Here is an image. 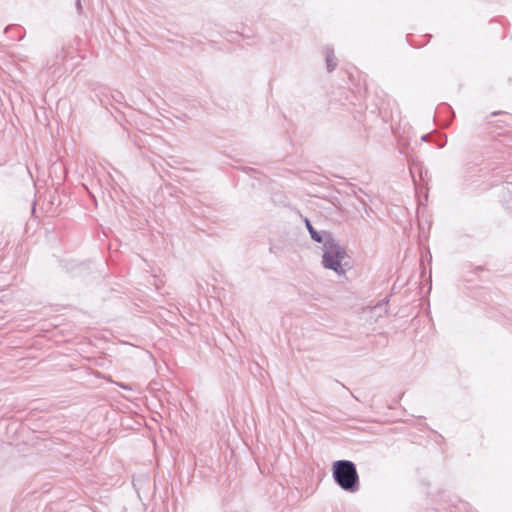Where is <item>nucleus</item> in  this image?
<instances>
[{
    "mask_svg": "<svg viewBox=\"0 0 512 512\" xmlns=\"http://www.w3.org/2000/svg\"><path fill=\"white\" fill-rule=\"evenodd\" d=\"M305 224L311 239L317 243H321L322 246L334 238L333 235L326 230H316L307 218H305Z\"/></svg>",
    "mask_w": 512,
    "mask_h": 512,
    "instance_id": "obj_3",
    "label": "nucleus"
},
{
    "mask_svg": "<svg viewBox=\"0 0 512 512\" xmlns=\"http://www.w3.org/2000/svg\"><path fill=\"white\" fill-rule=\"evenodd\" d=\"M333 478L345 491L356 492L359 489V477L356 466L349 460H338L333 463Z\"/></svg>",
    "mask_w": 512,
    "mask_h": 512,
    "instance_id": "obj_1",
    "label": "nucleus"
},
{
    "mask_svg": "<svg viewBox=\"0 0 512 512\" xmlns=\"http://www.w3.org/2000/svg\"><path fill=\"white\" fill-rule=\"evenodd\" d=\"M77 8H78V10H80V9H81V3H80V0H77Z\"/></svg>",
    "mask_w": 512,
    "mask_h": 512,
    "instance_id": "obj_6",
    "label": "nucleus"
},
{
    "mask_svg": "<svg viewBox=\"0 0 512 512\" xmlns=\"http://www.w3.org/2000/svg\"><path fill=\"white\" fill-rule=\"evenodd\" d=\"M388 300L383 299L371 308L372 314L376 317H382L388 313Z\"/></svg>",
    "mask_w": 512,
    "mask_h": 512,
    "instance_id": "obj_4",
    "label": "nucleus"
},
{
    "mask_svg": "<svg viewBox=\"0 0 512 512\" xmlns=\"http://www.w3.org/2000/svg\"><path fill=\"white\" fill-rule=\"evenodd\" d=\"M325 54H326L327 69L330 72V71L334 70L336 67L334 52L332 49L326 48Z\"/></svg>",
    "mask_w": 512,
    "mask_h": 512,
    "instance_id": "obj_5",
    "label": "nucleus"
},
{
    "mask_svg": "<svg viewBox=\"0 0 512 512\" xmlns=\"http://www.w3.org/2000/svg\"><path fill=\"white\" fill-rule=\"evenodd\" d=\"M426 138H427V135H424V136L422 137V140H426Z\"/></svg>",
    "mask_w": 512,
    "mask_h": 512,
    "instance_id": "obj_7",
    "label": "nucleus"
},
{
    "mask_svg": "<svg viewBox=\"0 0 512 512\" xmlns=\"http://www.w3.org/2000/svg\"><path fill=\"white\" fill-rule=\"evenodd\" d=\"M322 265L324 268L333 270L337 275L342 276L346 270L343 261L347 257L346 249L333 238L322 246Z\"/></svg>",
    "mask_w": 512,
    "mask_h": 512,
    "instance_id": "obj_2",
    "label": "nucleus"
},
{
    "mask_svg": "<svg viewBox=\"0 0 512 512\" xmlns=\"http://www.w3.org/2000/svg\"><path fill=\"white\" fill-rule=\"evenodd\" d=\"M122 388L127 389L128 387L125 385H120Z\"/></svg>",
    "mask_w": 512,
    "mask_h": 512,
    "instance_id": "obj_8",
    "label": "nucleus"
}]
</instances>
